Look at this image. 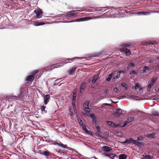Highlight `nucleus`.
<instances>
[{"label": "nucleus", "instance_id": "aec40b11", "mask_svg": "<svg viewBox=\"0 0 159 159\" xmlns=\"http://www.w3.org/2000/svg\"><path fill=\"white\" fill-rule=\"evenodd\" d=\"M45 24L44 23L38 22L36 21H34L33 22V25L35 26H38L42 25H43Z\"/></svg>", "mask_w": 159, "mask_h": 159}, {"label": "nucleus", "instance_id": "13d9d810", "mask_svg": "<svg viewBox=\"0 0 159 159\" xmlns=\"http://www.w3.org/2000/svg\"><path fill=\"white\" fill-rule=\"evenodd\" d=\"M138 14L139 15H143V12H142V11L139 12L138 13Z\"/></svg>", "mask_w": 159, "mask_h": 159}, {"label": "nucleus", "instance_id": "393cba45", "mask_svg": "<svg viewBox=\"0 0 159 159\" xmlns=\"http://www.w3.org/2000/svg\"><path fill=\"white\" fill-rule=\"evenodd\" d=\"M134 66V63L130 62L129 63L128 65V66L127 67V69L128 70L131 67H133Z\"/></svg>", "mask_w": 159, "mask_h": 159}, {"label": "nucleus", "instance_id": "b1692460", "mask_svg": "<svg viewBox=\"0 0 159 159\" xmlns=\"http://www.w3.org/2000/svg\"><path fill=\"white\" fill-rule=\"evenodd\" d=\"M149 68L147 66H145L143 67V70H141L140 72L141 73H145L146 70H149Z\"/></svg>", "mask_w": 159, "mask_h": 159}, {"label": "nucleus", "instance_id": "f3484780", "mask_svg": "<svg viewBox=\"0 0 159 159\" xmlns=\"http://www.w3.org/2000/svg\"><path fill=\"white\" fill-rule=\"evenodd\" d=\"M86 86V83L84 82H83L82 83L81 85L80 86V90L81 93H82V90H84Z\"/></svg>", "mask_w": 159, "mask_h": 159}, {"label": "nucleus", "instance_id": "72a5a7b5", "mask_svg": "<svg viewBox=\"0 0 159 159\" xmlns=\"http://www.w3.org/2000/svg\"><path fill=\"white\" fill-rule=\"evenodd\" d=\"M116 156V155L114 154H110L109 157L111 159H114V157Z\"/></svg>", "mask_w": 159, "mask_h": 159}, {"label": "nucleus", "instance_id": "052dcab7", "mask_svg": "<svg viewBox=\"0 0 159 159\" xmlns=\"http://www.w3.org/2000/svg\"><path fill=\"white\" fill-rule=\"evenodd\" d=\"M154 67L155 68H157L159 67V65H157L154 66Z\"/></svg>", "mask_w": 159, "mask_h": 159}, {"label": "nucleus", "instance_id": "4c0bfd02", "mask_svg": "<svg viewBox=\"0 0 159 159\" xmlns=\"http://www.w3.org/2000/svg\"><path fill=\"white\" fill-rule=\"evenodd\" d=\"M134 144H135L136 145H137V146H139L140 145V143L138 142L137 140H134Z\"/></svg>", "mask_w": 159, "mask_h": 159}, {"label": "nucleus", "instance_id": "0e129e2a", "mask_svg": "<svg viewBox=\"0 0 159 159\" xmlns=\"http://www.w3.org/2000/svg\"><path fill=\"white\" fill-rule=\"evenodd\" d=\"M156 59L157 60H159V56H157V57H156Z\"/></svg>", "mask_w": 159, "mask_h": 159}, {"label": "nucleus", "instance_id": "3c124183", "mask_svg": "<svg viewBox=\"0 0 159 159\" xmlns=\"http://www.w3.org/2000/svg\"><path fill=\"white\" fill-rule=\"evenodd\" d=\"M75 101H72V105H73V107H76L75 105Z\"/></svg>", "mask_w": 159, "mask_h": 159}, {"label": "nucleus", "instance_id": "e433bc0d", "mask_svg": "<svg viewBox=\"0 0 159 159\" xmlns=\"http://www.w3.org/2000/svg\"><path fill=\"white\" fill-rule=\"evenodd\" d=\"M44 154L46 156H49L50 155V152L48 151H45L43 152Z\"/></svg>", "mask_w": 159, "mask_h": 159}, {"label": "nucleus", "instance_id": "f03ea898", "mask_svg": "<svg viewBox=\"0 0 159 159\" xmlns=\"http://www.w3.org/2000/svg\"><path fill=\"white\" fill-rule=\"evenodd\" d=\"M79 11H71L67 12L66 13L67 17H72L77 16L78 14Z\"/></svg>", "mask_w": 159, "mask_h": 159}, {"label": "nucleus", "instance_id": "de8ad7c7", "mask_svg": "<svg viewBox=\"0 0 159 159\" xmlns=\"http://www.w3.org/2000/svg\"><path fill=\"white\" fill-rule=\"evenodd\" d=\"M152 113L155 116H157L158 115V113L156 111H153Z\"/></svg>", "mask_w": 159, "mask_h": 159}, {"label": "nucleus", "instance_id": "c85d7f7f", "mask_svg": "<svg viewBox=\"0 0 159 159\" xmlns=\"http://www.w3.org/2000/svg\"><path fill=\"white\" fill-rule=\"evenodd\" d=\"M107 124L108 125L111 126H113L114 125V124L113 122L110 121H107Z\"/></svg>", "mask_w": 159, "mask_h": 159}, {"label": "nucleus", "instance_id": "c9c22d12", "mask_svg": "<svg viewBox=\"0 0 159 159\" xmlns=\"http://www.w3.org/2000/svg\"><path fill=\"white\" fill-rule=\"evenodd\" d=\"M39 71V70H34V71L32 72L31 73V74L33 75H35V74L38 73Z\"/></svg>", "mask_w": 159, "mask_h": 159}, {"label": "nucleus", "instance_id": "a211bd4d", "mask_svg": "<svg viewBox=\"0 0 159 159\" xmlns=\"http://www.w3.org/2000/svg\"><path fill=\"white\" fill-rule=\"evenodd\" d=\"M70 112V115H74L75 113H76V107H73L72 108H71L69 109Z\"/></svg>", "mask_w": 159, "mask_h": 159}, {"label": "nucleus", "instance_id": "1a4fd4ad", "mask_svg": "<svg viewBox=\"0 0 159 159\" xmlns=\"http://www.w3.org/2000/svg\"><path fill=\"white\" fill-rule=\"evenodd\" d=\"M50 98V96L49 94H47L44 96V103L45 105L47 104L49 101Z\"/></svg>", "mask_w": 159, "mask_h": 159}, {"label": "nucleus", "instance_id": "79ce46f5", "mask_svg": "<svg viewBox=\"0 0 159 159\" xmlns=\"http://www.w3.org/2000/svg\"><path fill=\"white\" fill-rule=\"evenodd\" d=\"M143 138L142 137L139 136L137 138V140L138 141H142L143 140Z\"/></svg>", "mask_w": 159, "mask_h": 159}, {"label": "nucleus", "instance_id": "9d476101", "mask_svg": "<svg viewBox=\"0 0 159 159\" xmlns=\"http://www.w3.org/2000/svg\"><path fill=\"white\" fill-rule=\"evenodd\" d=\"M134 88L135 90H138V91L139 92L143 91V88L138 83L135 84Z\"/></svg>", "mask_w": 159, "mask_h": 159}, {"label": "nucleus", "instance_id": "bf43d9fd", "mask_svg": "<svg viewBox=\"0 0 159 159\" xmlns=\"http://www.w3.org/2000/svg\"><path fill=\"white\" fill-rule=\"evenodd\" d=\"M119 78V77L118 76L116 75V76H115L113 78V79H118Z\"/></svg>", "mask_w": 159, "mask_h": 159}, {"label": "nucleus", "instance_id": "a878e982", "mask_svg": "<svg viewBox=\"0 0 159 159\" xmlns=\"http://www.w3.org/2000/svg\"><path fill=\"white\" fill-rule=\"evenodd\" d=\"M126 156L125 155L122 154L120 155L119 157V159H126Z\"/></svg>", "mask_w": 159, "mask_h": 159}, {"label": "nucleus", "instance_id": "680f3d73", "mask_svg": "<svg viewBox=\"0 0 159 159\" xmlns=\"http://www.w3.org/2000/svg\"><path fill=\"white\" fill-rule=\"evenodd\" d=\"M155 43V42H150L149 43V44H154Z\"/></svg>", "mask_w": 159, "mask_h": 159}, {"label": "nucleus", "instance_id": "774afa93", "mask_svg": "<svg viewBox=\"0 0 159 159\" xmlns=\"http://www.w3.org/2000/svg\"><path fill=\"white\" fill-rule=\"evenodd\" d=\"M124 72L123 71H121V73H124Z\"/></svg>", "mask_w": 159, "mask_h": 159}, {"label": "nucleus", "instance_id": "ddd939ff", "mask_svg": "<svg viewBox=\"0 0 159 159\" xmlns=\"http://www.w3.org/2000/svg\"><path fill=\"white\" fill-rule=\"evenodd\" d=\"M84 57H74L71 59H65V61H68L69 62H72L75 59H82L84 58Z\"/></svg>", "mask_w": 159, "mask_h": 159}, {"label": "nucleus", "instance_id": "49530a36", "mask_svg": "<svg viewBox=\"0 0 159 159\" xmlns=\"http://www.w3.org/2000/svg\"><path fill=\"white\" fill-rule=\"evenodd\" d=\"M46 107V106H42L41 107V108H40L41 111H44L45 110Z\"/></svg>", "mask_w": 159, "mask_h": 159}, {"label": "nucleus", "instance_id": "412c9836", "mask_svg": "<svg viewBox=\"0 0 159 159\" xmlns=\"http://www.w3.org/2000/svg\"><path fill=\"white\" fill-rule=\"evenodd\" d=\"M90 117H91L92 119L93 122L94 123H95L96 122V117L94 114H90Z\"/></svg>", "mask_w": 159, "mask_h": 159}, {"label": "nucleus", "instance_id": "37998d69", "mask_svg": "<svg viewBox=\"0 0 159 159\" xmlns=\"http://www.w3.org/2000/svg\"><path fill=\"white\" fill-rule=\"evenodd\" d=\"M124 46L125 48H129L130 46V44L129 43L125 44Z\"/></svg>", "mask_w": 159, "mask_h": 159}, {"label": "nucleus", "instance_id": "ea45409f", "mask_svg": "<svg viewBox=\"0 0 159 159\" xmlns=\"http://www.w3.org/2000/svg\"><path fill=\"white\" fill-rule=\"evenodd\" d=\"M83 129L84 130V131L86 133H88V132H89V131L87 129L85 125H84L83 126Z\"/></svg>", "mask_w": 159, "mask_h": 159}, {"label": "nucleus", "instance_id": "2eb2a0df", "mask_svg": "<svg viewBox=\"0 0 159 159\" xmlns=\"http://www.w3.org/2000/svg\"><path fill=\"white\" fill-rule=\"evenodd\" d=\"M103 150L105 152H110L111 151L112 149L111 148L107 146H104L102 147Z\"/></svg>", "mask_w": 159, "mask_h": 159}, {"label": "nucleus", "instance_id": "9b49d317", "mask_svg": "<svg viewBox=\"0 0 159 159\" xmlns=\"http://www.w3.org/2000/svg\"><path fill=\"white\" fill-rule=\"evenodd\" d=\"M77 67H72L68 70L67 71V72L70 75H73L74 74L75 71Z\"/></svg>", "mask_w": 159, "mask_h": 159}, {"label": "nucleus", "instance_id": "a18cd8bd", "mask_svg": "<svg viewBox=\"0 0 159 159\" xmlns=\"http://www.w3.org/2000/svg\"><path fill=\"white\" fill-rule=\"evenodd\" d=\"M155 90L157 92H159V85L155 88Z\"/></svg>", "mask_w": 159, "mask_h": 159}, {"label": "nucleus", "instance_id": "39448f33", "mask_svg": "<svg viewBox=\"0 0 159 159\" xmlns=\"http://www.w3.org/2000/svg\"><path fill=\"white\" fill-rule=\"evenodd\" d=\"M157 133L152 132L150 134H146L145 136L148 138L154 139L157 137Z\"/></svg>", "mask_w": 159, "mask_h": 159}, {"label": "nucleus", "instance_id": "864d4df0", "mask_svg": "<svg viewBox=\"0 0 159 159\" xmlns=\"http://www.w3.org/2000/svg\"><path fill=\"white\" fill-rule=\"evenodd\" d=\"M103 154L106 156L109 157L110 154H108L107 153H104Z\"/></svg>", "mask_w": 159, "mask_h": 159}, {"label": "nucleus", "instance_id": "09e8293b", "mask_svg": "<svg viewBox=\"0 0 159 159\" xmlns=\"http://www.w3.org/2000/svg\"><path fill=\"white\" fill-rule=\"evenodd\" d=\"M120 87V84L118 83H116L115 86V88H117L119 89Z\"/></svg>", "mask_w": 159, "mask_h": 159}, {"label": "nucleus", "instance_id": "c756f323", "mask_svg": "<svg viewBox=\"0 0 159 159\" xmlns=\"http://www.w3.org/2000/svg\"><path fill=\"white\" fill-rule=\"evenodd\" d=\"M56 144L57 145H58V146H60L61 147L63 148H66V145L62 144L61 143H56Z\"/></svg>", "mask_w": 159, "mask_h": 159}, {"label": "nucleus", "instance_id": "473e14b6", "mask_svg": "<svg viewBox=\"0 0 159 159\" xmlns=\"http://www.w3.org/2000/svg\"><path fill=\"white\" fill-rule=\"evenodd\" d=\"M116 135L118 136H121L123 135V134L121 132H118L116 133Z\"/></svg>", "mask_w": 159, "mask_h": 159}, {"label": "nucleus", "instance_id": "338daca9", "mask_svg": "<svg viewBox=\"0 0 159 159\" xmlns=\"http://www.w3.org/2000/svg\"><path fill=\"white\" fill-rule=\"evenodd\" d=\"M106 105H110V104H108V103H106L105 104Z\"/></svg>", "mask_w": 159, "mask_h": 159}, {"label": "nucleus", "instance_id": "6e6552de", "mask_svg": "<svg viewBox=\"0 0 159 159\" xmlns=\"http://www.w3.org/2000/svg\"><path fill=\"white\" fill-rule=\"evenodd\" d=\"M68 62H66L67 63ZM66 63L65 62H60L58 63V64H53L52 65V66L53 67L52 69H54L55 68H58L62 66H63L64 64H66Z\"/></svg>", "mask_w": 159, "mask_h": 159}, {"label": "nucleus", "instance_id": "5701e85b", "mask_svg": "<svg viewBox=\"0 0 159 159\" xmlns=\"http://www.w3.org/2000/svg\"><path fill=\"white\" fill-rule=\"evenodd\" d=\"M114 74L113 73H111L108 75V77L106 78V80L107 81H110L112 77L114 76Z\"/></svg>", "mask_w": 159, "mask_h": 159}, {"label": "nucleus", "instance_id": "4be33fe9", "mask_svg": "<svg viewBox=\"0 0 159 159\" xmlns=\"http://www.w3.org/2000/svg\"><path fill=\"white\" fill-rule=\"evenodd\" d=\"M89 100H86L83 104L84 108L89 107Z\"/></svg>", "mask_w": 159, "mask_h": 159}, {"label": "nucleus", "instance_id": "cd10ccee", "mask_svg": "<svg viewBox=\"0 0 159 159\" xmlns=\"http://www.w3.org/2000/svg\"><path fill=\"white\" fill-rule=\"evenodd\" d=\"M98 76L96 75L94 77L92 81V83L94 84L97 81L98 79Z\"/></svg>", "mask_w": 159, "mask_h": 159}, {"label": "nucleus", "instance_id": "4d7b16f0", "mask_svg": "<svg viewBox=\"0 0 159 159\" xmlns=\"http://www.w3.org/2000/svg\"><path fill=\"white\" fill-rule=\"evenodd\" d=\"M96 129L98 130V132H100V128L98 126H96Z\"/></svg>", "mask_w": 159, "mask_h": 159}, {"label": "nucleus", "instance_id": "6e6d98bb", "mask_svg": "<svg viewBox=\"0 0 159 159\" xmlns=\"http://www.w3.org/2000/svg\"><path fill=\"white\" fill-rule=\"evenodd\" d=\"M78 121L80 122H79V124H80V125H81L83 124L82 123H81V121H82L81 119H78Z\"/></svg>", "mask_w": 159, "mask_h": 159}, {"label": "nucleus", "instance_id": "bb28decb", "mask_svg": "<svg viewBox=\"0 0 159 159\" xmlns=\"http://www.w3.org/2000/svg\"><path fill=\"white\" fill-rule=\"evenodd\" d=\"M152 156H151L149 155H146L143 158V159H152Z\"/></svg>", "mask_w": 159, "mask_h": 159}, {"label": "nucleus", "instance_id": "20e7f679", "mask_svg": "<svg viewBox=\"0 0 159 159\" xmlns=\"http://www.w3.org/2000/svg\"><path fill=\"white\" fill-rule=\"evenodd\" d=\"M34 12L36 14V18L39 19L42 17L43 12L40 9H37L34 11Z\"/></svg>", "mask_w": 159, "mask_h": 159}, {"label": "nucleus", "instance_id": "f704fd0d", "mask_svg": "<svg viewBox=\"0 0 159 159\" xmlns=\"http://www.w3.org/2000/svg\"><path fill=\"white\" fill-rule=\"evenodd\" d=\"M84 111L86 112L87 113H89V112H90V109L88 107H86L84 108Z\"/></svg>", "mask_w": 159, "mask_h": 159}, {"label": "nucleus", "instance_id": "e2e57ef3", "mask_svg": "<svg viewBox=\"0 0 159 159\" xmlns=\"http://www.w3.org/2000/svg\"><path fill=\"white\" fill-rule=\"evenodd\" d=\"M134 72H135L134 71V70H133V71H132L131 72L130 74H134Z\"/></svg>", "mask_w": 159, "mask_h": 159}, {"label": "nucleus", "instance_id": "f257e3e1", "mask_svg": "<svg viewBox=\"0 0 159 159\" xmlns=\"http://www.w3.org/2000/svg\"><path fill=\"white\" fill-rule=\"evenodd\" d=\"M101 17L100 16H95L93 18H92L90 17H85L83 18H81L79 19H78L76 20H73L71 21H69L68 22H80L84 21H86L89 20H91L92 19H97L100 18Z\"/></svg>", "mask_w": 159, "mask_h": 159}, {"label": "nucleus", "instance_id": "7ed1b4c3", "mask_svg": "<svg viewBox=\"0 0 159 159\" xmlns=\"http://www.w3.org/2000/svg\"><path fill=\"white\" fill-rule=\"evenodd\" d=\"M157 79V78H152V80L149 83L148 85V90L149 91L151 89V88L153 87L155 84Z\"/></svg>", "mask_w": 159, "mask_h": 159}, {"label": "nucleus", "instance_id": "7c9ffc66", "mask_svg": "<svg viewBox=\"0 0 159 159\" xmlns=\"http://www.w3.org/2000/svg\"><path fill=\"white\" fill-rule=\"evenodd\" d=\"M134 119L133 117H131L128 118L127 119V122L128 121L129 123L132 121Z\"/></svg>", "mask_w": 159, "mask_h": 159}, {"label": "nucleus", "instance_id": "69168bd1", "mask_svg": "<svg viewBox=\"0 0 159 159\" xmlns=\"http://www.w3.org/2000/svg\"><path fill=\"white\" fill-rule=\"evenodd\" d=\"M71 159H77L76 158H73V157H71V158H70Z\"/></svg>", "mask_w": 159, "mask_h": 159}, {"label": "nucleus", "instance_id": "423d86ee", "mask_svg": "<svg viewBox=\"0 0 159 159\" xmlns=\"http://www.w3.org/2000/svg\"><path fill=\"white\" fill-rule=\"evenodd\" d=\"M112 8V9H115V8L114 7H110V6H107L106 7H98V8H90V9H89V11H92L93 10H95L96 11H99L100 10L98 9L99 8Z\"/></svg>", "mask_w": 159, "mask_h": 159}, {"label": "nucleus", "instance_id": "4468645a", "mask_svg": "<svg viewBox=\"0 0 159 159\" xmlns=\"http://www.w3.org/2000/svg\"><path fill=\"white\" fill-rule=\"evenodd\" d=\"M134 140L130 138L129 139H126L125 142H122V143L123 144H125V143L127 144L132 143L134 144Z\"/></svg>", "mask_w": 159, "mask_h": 159}, {"label": "nucleus", "instance_id": "2f4dec72", "mask_svg": "<svg viewBox=\"0 0 159 159\" xmlns=\"http://www.w3.org/2000/svg\"><path fill=\"white\" fill-rule=\"evenodd\" d=\"M76 95V92H73V94L72 97V101H75Z\"/></svg>", "mask_w": 159, "mask_h": 159}, {"label": "nucleus", "instance_id": "5fc2aeb1", "mask_svg": "<svg viewBox=\"0 0 159 159\" xmlns=\"http://www.w3.org/2000/svg\"><path fill=\"white\" fill-rule=\"evenodd\" d=\"M119 89L117 88H114V90L115 92H116Z\"/></svg>", "mask_w": 159, "mask_h": 159}, {"label": "nucleus", "instance_id": "8fccbe9b", "mask_svg": "<svg viewBox=\"0 0 159 159\" xmlns=\"http://www.w3.org/2000/svg\"><path fill=\"white\" fill-rule=\"evenodd\" d=\"M129 123V122L128 121L127 122V120H126L124 122V125L122 126V127H125Z\"/></svg>", "mask_w": 159, "mask_h": 159}, {"label": "nucleus", "instance_id": "0eeeda50", "mask_svg": "<svg viewBox=\"0 0 159 159\" xmlns=\"http://www.w3.org/2000/svg\"><path fill=\"white\" fill-rule=\"evenodd\" d=\"M121 52H124L126 56H129L130 55L131 52L130 50L126 48H123L120 49Z\"/></svg>", "mask_w": 159, "mask_h": 159}, {"label": "nucleus", "instance_id": "f8f14e48", "mask_svg": "<svg viewBox=\"0 0 159 159\" xmlns=\"http://www.w3.org/2000/svg\"><path fill=\"white\" fill-rule=\"evenodd\" d=\"M126 111L124 110H122L120 109H118L116 110V116H119L120 114H124L125 113Z\"/></svg>", "mask_w": 159, "mask_h": 159}, {"label": "nucleus", "instance_id": "58836bf2", "mask_svg": "<svg viewBox=\"0 0 159 159\" xmlns=\"http://www.w3.org/2000/svg\"><path fill=\"white\" fill-rule=\"evenodd\" d=\"M121 85L122 87L125 88L126 89H127V85H126V84L125 83H122L121 84Z\"/></svg>", "mask_w": 159, "mask_h": 159}, {"label": "nucleus", "instance_id": "6ab92c4d", "mask_svg": "<svg viewBox=\"0 0 159 159\" xmlns=\"http://www.w3.org/2000/svg\"><path fill=\"white\" fill-rule=\"evenodd\" d=\"M22 91H20L19 94L18 95V97L16 96H14L13 97V98L14 99H18V98H19V99H21L22 98Z\"/></svg>", "mask_w": 159, "mask_h": 159}, {"label": "nucleus", "instance_id": "a19ab883", "mask_svg": "<svg viewBox=\"0 0 159 159\" xmlns=\"http://www.w3.org/2000/svg\"><path fill=\"white\" fill-rule=\"evenodd\" d=\"M152 12H143V15H147L150 14Z\"/></svg>", "mask_w": 159, "mask_h": 159}, {"label": "nucleus", "instance_id": "dca6fc26", "mask_svg": "<svg viewBox=\"0 0 159 159\" xmlns=\"http://www.w3.org/2000/svg\"><path fill=\"white\" fill-rule=\"evenodd\" d=\"M34 79V76L32 75H29L26 78V80L30 82L33 81Z\"/></svg>", "mask_w": 159, "mask_h": 159}, {"label": "nucleus", "instance_id": "c03bdc74", "mask_svg": "<svg viewBox=\"0 0 159 159\" xmlns=\"http://www.w3.org/2000/svg\"><path fill=\"white\" fill-rule=\"evenodd\" d=\"M155 58H150L149 59V62L150 63H152L153 62L155 61Z\"/></svg>", "mask_w": 159, "mask_h": 159}, {"label": "nucleus", "instance_id": "603ef678", "mask_svg": "<svg viewBox=\"0 0 159 159\" xmlns=\"http://www.w3.org/2000/svg\"><path fill=\"white\" fill-rule=\"evenodd\" d=\"M121 73V70L118 71L117 72V75L119 77H120Z\"/></svg>", "mask_w": 159, "mask_h": 159}]
</instances>
